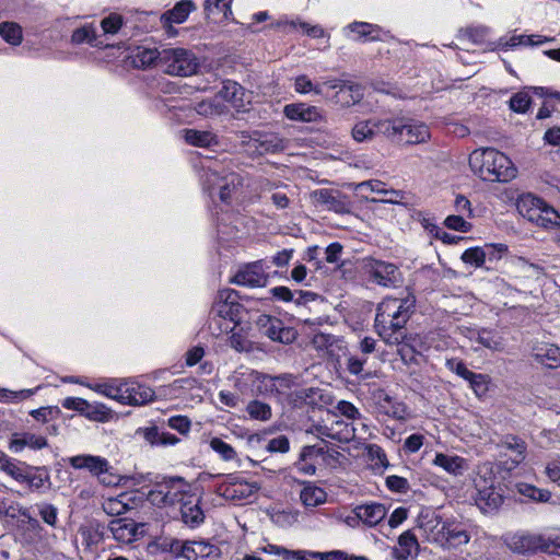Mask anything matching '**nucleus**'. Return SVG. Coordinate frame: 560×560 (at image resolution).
I'll return each mask as SVG.
<instances>
[{
	"instance_id": "1",
	"label": "nucleus",
	"mask_w": 560,
	"mask_h": 560,
	"mask_svg": "<svg viewBox=\"0 0 560 560\" xmlns=\"http://www.w3.org/2000/svg\"><path fill=\"white\" fill-rule=\"evenodd\" d=\"M416 310V298H386L376 308L374 327L388 346H400L408 339L406 324Z\"/></svg>"
},
{
	"instance_id": "2",
	"label": "nucleus",
	"mask_w": 560,
	"mask_h": 560,
	"mask_svg": "<svg viewBox=\"0 0 560 560\" xmlns=\"http://www.w3.org/2000/svg\"><path fill=\"white\" fill-rule=\"evenodd\" d=\"M469 165L482 180L506 183L516 176L512 161L493 148L477 149L469 155Z\"/></svg>"
},
{
	"instance_id": "3",
	"label": "nucleus",
	"mask_w": 560,
	"mask_h": 560,
	"mask_svg": "<svg viewBox=\"0 0 560 560\" xmlns=\"http://www.w3.org/2000/svg\"><path fill=\"white\" fill-rule=\"evenodd\" d=\"M161 68L171 75L188 77L196 73L198 62L192 52L184 48L162 50Z\"/></svg>"
},
{
	"instance_id": "4",
	"label": "nucleus",
	"mask_w": 560,
	"mask_h": 560,
	"mask_svg": "<svg viewBox=\"0 0 560 560\" xmlns=\"http://www.w3.org/2000/svg\"><path fill=\"white\" fill-rule=\"evenodd\" d=\"M508 548L518 555L536 553L549 549V536L529 532H517L508 535L504 539Z\"/></svg>"
},
{
	"instance_id": "5",
	"label": "nucleus",
	"mask_w": 560,
	"mask_h": 560,
	"mask_svg": "<svg viewBox=\"0 0 560 560\" xmlns=\"http://www.w3.org/2000/svg\"><path fill=\"white\" fill-rule=\"evenodd\" d=\"M476 505L485 514H491L499 510L503 503V495L495 489L493 477H479L475 479Z\"/></svg>"
},
{
	"instance_id": "6",
	"label": "nucleus",
	"mask_w": 560,
	"mask_h": 560,
	"mask_svg": "<svg viewBox=\"0 0 560 560\" xmlns=\"http://www.w3.org/2000/svg\"><path fill=\"white\" fill-rule=\"evenodd\" d=\"M256 326L261 335L283 345L294 342L299 336L295 328L285 327L281 319L267 314L258 316Z\"/></svg>"
},
{
	"instance_id": "7",
	"label": "nucleus",
	"mask_w": 560,
	"mask_h": 560,
	"mask_svg": "<svg viewBox=\"0 0 560 560\" xmlns=\"http://www.w3.org/2000/svg\"><path fill=\"white\" fill-rule=\"evenodd\" d=\"M365 271L370 278L383 287H396L401 281V273L393 262L369 257L364 260Z\"/></svg>"
},
{
	"instance_id": "8",
	"label": "nucleus",
	"mask_w": 560,
	"mask_h": 560,
	"mask_svg": "<svg viewBox=\"0 0 560 560\" xmlns=\"http://www.w3.org/2000/svg\"><path fill=\"white\" fill-rule=\"evenodd\" d=\"M238 293L235 290L225 289L218 292L211 313L233 323L240 322L243 306L237 302Z\"/></svg>"
},
{
	"instance_id": "9",
	"label": "nucleus",
	"mask_w": 560,
	"mask_h": 560,
	"mask_svg": "<svg viewBox=\"0 0 560 560\" xmlns=\"http://www.w3.org/2000/svg\"><path fill=\"white\" fill-rule=\"evenodd\" d=\"M268 278V275L264 270V261L257 260L240 269L231 279V282L237 285L260 288L267 285Z\"/></svg>"
},
{
	"instance_id": "10",
	"label": "nucleus",
	"mask_w": 560,
	"mask_h": 560,
	"mask_svg": "<svg viewBox=\"0 0 560 560\" xmlns=\"http://www.w3.org/2000/svg\"><path fill=\"white\" fill-rule=\"evenodd\" d=\"M316 206H325L328 210L339 214L350 213L351 205L347 197L339 191L323 188L314 190L311 195Z\"/></svg>"
},
{
	"instance_id": "11",
	"label": "nucleus",
	"mask_w": 560,
	"mask_h": 560,
	"mask_svg": "<svg viewBox=\"0 0 560 560\" xmlns=\"http://www.w3.org/2000/svg\"><path fill=\"white\" fill-rule=\"evenodd\" d=\"M284 116L293 121L323 122L325 113L322 108L305 103H291L283 107Z\"/></svg>"
},
{
	"instance_id": "12",
	"label": "nucleus",
	"mask_w": 560,
	"mask_h": 560,
	"mask_svg": "<svg viewBox=\"0 0 560 560\" xmlns=\"http://www.w3.org/2000/svg\"><path fill=\"white\" fill-rule=\"evenodd\" d=\"M387 510L382 503L371 502L353 509V520L360 518L369 527L376 526L385 518Z\"/></svg>"
},
{
	"instance_id": "13",
	"label": "nucleus",
	"mask_w": 560,
	"mask_h": 560,
	"mask_svg": "<svg viewBox=\"0 0 560 560\" xmlns=\"http://www.w3.org/2000/svg\"><path fill=\"white\" fill-rule=\"evenodd\" d=\"M46 446H48V441L45 436L30 432H14L9 441V450L12 453H20L25 447L42 450Z\"/></svg>"
},
{
	"instance_id": "14",
	"label": "nucleus",
	"mask_w": 560,
	"mask_h": 560,
	"mask_svg": "<svg viewBox=\"0 0 560 560\" xmlns=\"http://www.w3.org/2000/svg\"><path fill=\"white\" fill-rule=\"evenodd\" d=\"M107 459L101 456L82 454L68 458V463L74 469H85L92 476L96 477L106 471Z\"/></svg>"
},
{
	"instance_id": "15",
	"label": "nucleus",
	"mask_w": 560,
	"mask_h": 560,
	"mask_svg": "<svg viewBox=\"0 0 560 560\" xmlns=\"http://www.w3.org/2000/svg\"><path fill=\"white\" fill-rule=\"evenodd\" d=\"M375 405L376 409L380 413L385 416L404 419L406 415V408L401 402L395 401L384 390H378L375 395Z\"/></svg>"
},
{
	"instance_id": "16",
	"label": "nucleus",
	"mask_w": 560,
	"mask_h": 560,
	"mask_svg": "<svg viewBox=\"0 0 560 560\" xmlns=\"http://www.w3.org/2000/svg\"><path fill=\"white\" fill-rule=\"evenodd\" d=\"M194 10H196V5L191 0H182L172 10L161 15V23L163 27L171 28L173 23L180 24L185 22Z\"/></svg>"
},
{
	"instance_id": "17",
	"label": "nucleus",
	"mask_w": 560,
	"mask_h": 560,
	"mask_svg": "<svg viewBox=\"0 0 560 560\" xmlns=\"http://www.w3.org/2000/svg\"><path fill=\"white\" fill-rule=\"evenodd\" d=\"M114 539L119 542L129 544L136 539L138 525L132 520L117 518L108 525Z\"/></svg>"
},
{
	"instance_id": "18",
	"label": "nucleus",
	"mask_w": 560,
	"mask_h": 560,
	"mask_svg": "<svg viewBox=\"0 0 560 560\" xmlns=\"http://www.w3.org/2000/svg\"><path fill=\"white\" fill-rule=\"evenodd\" d=\"M154 390L144 385H132L124 389L119 395V402L127 405H143L150 402L154 398Z\"/></svg>"
},
{
	"instance_id": "19",
	"label": "nucleus",
	"mask_w": 560,
	"mask_h": 560,
	"mask_svg": "<svg viewBox=\"0 0 560 560\" xmlns=\"http://www.w3.org/2000/svg\"><path fill=\"white\" fill-rule=\"evenodd\" d=\"M188 487L187 482L183 477H165L159 481V488L166 494V500L173 505L182 500L185 489Z\"/></svg>"
},
{
	"instance_id": "20",
	"label": "nucleus",
	"mask_w": 560,
	"mask_h": 560,
	"mask_svg": "<svg viewBox=\"0 0 560 560\" xmlns=\"http://www.w3.org/2000/svg\"><path fill=\"white\" fill-rule=\"evenodd\" d=\"M231 3L232 0H206L203 4L206 19L214 23L229 20L232 14Z\"/></svg>"
},
{
	"instance_id": "21",
	"label": "nucleus",
	"mask_w": 560,
	"mask_h": 560,
	"mask_svg": "<svg viewBox=\"0 0 560 560\" xmlns=\"http://www.w3.org/2000/svg\"><path fill=\"white\" fill-rule=\"evenodd\" d=\"M499 446L512 453V462L514 465H520L526 458L527 444L522 438L517 435H503L499 442Z\"/></svg>"
},
{
	"instance_id": "22",
	"label": "nucleus",
	"mask_w": 560,
	"mask_h": 560,
	"mask_svg": "<svg viewBox=\"0 0 560 560\" xmlns=\"http://www.w3.org/2000/svg\"><path fill=\"white\" fill-rule=\"evenodd\" d=\"M336 103L341 106H352L359 103L363 97V88L361 84L353 82H343L342 86L336 92Z\"/></svg>"
},
{
	"instance_id": "23",
	"label": "nucleus",
	"mask_w": 560,
	"mask_h": 560,
	"mask_svg": "<svg viewBox=\"0 0 560 560\" xmlns=\"http://www.w3.org/2000/svg\"><path fill=\"white\" fill-rule=\"evenodd\" d=\"M182 133L185 142L189 145L210 148L219 144L217 135L208 130L184 129Z\"/></svg>"
},
{
	"instance_id": "24",
	"label": "nucleus",
	"mask_w": 560,
	"mask_h": 560,
	"mask_svg": "<svg viewBox=\"0 0 560 560\" xmlns=\"http://www.w3.org/2000/svg\"><path fill=\"white\" fill-rule=\"evenodd\" d=\"M418 548L416 535L411 530H406L398 537V547L393 548L392 556L395 560H408L412 557V550Z\"/></svg>"
},
{
	"instance_id": "25",
	"label": "nucleus",
	"mask_w": 560,
	"mask_h": 560,
	"mask_svg": "<svg viewBox=\"0 0 560 560\" xmlns=\"http://www.w3.org/2000/svg\"><path fill=\"white\" fill-rule=\"evenodd\" d=\"M376 135H384L387 138L404 140L405 118L399 119H375Z\"/></svg>"
},
{
	"instance_id": "26",
	"label": "nucleus",
	"mask_w": 560,
	"mask_h": 560,
	"mask_svg": "<svg viewBox=\"0 0 560 560\" xmlns=\"http://www.w3.org/2000/svg\"><path fill=\"white\" fill-rule=\"evenodd\" d=\"M535 360L550 369L560 365V348L551 343H542L534 349Z\"/></svg>"
},
{
	"instance_id": "27",
	"label": "nucleus",
	"mask_w": 560,
	"mask_h": 560,
	"mask_svg": "<svg viewBox=\"0 0 560 560\" xmlns=\"http://www.w3.org/2000/svg\"><path fill=\"white\" fill-rule=\"evenodd\" d=\"M182 521L190 528H196L205 521V514L199 505V501H185L180 505Z\"/></svg>"
},
{
	"instance_id": "28",
	"label": "nucleus",
	"mask_w": 560,
	"mask_h": 560,
	"mask_svg": "<svg viewBox=\"0 0 560 560\" xmlns=\"http://www.w3.org/2000/svg\"><path fill=\"white\" fill-rule=\"evenodd\" d=\"M22 465L27 469L24 482L32 491H39L45 483L50 485V477L45 467L27 466L24 463Z\"/></svg>"
},
{
	"instance_id": "29",
	"label": "nucleus",
	"mask_w": 560,
	"mask_h": 560,
	"mask_svg": "<svg viewBox=\"0 0 560 560\" xmlns=\"http://www.w3.org/2000/svg\"><path fill=\"white\" fill-rule=\"evenodd\" d=\"M404 140L409 144H418L430 139L429 128L424 124L411 122L405 119Z\"/></svg>"
},
{
	"instance_id": "30",
	"label": "nucleus",
	"mask_w": 560,
	"mask_h": 560,
	"mask_svg": "<svg viewBox=\"0 0 560 560\" xmlns=\"http://www.w3.org/2000/svg\"><path fill=\"white\" fill-rule=\"evenodd\" d=\"M433 463L434 465L443 468L445 471L454 476L462 475L466 467V462L464 458L459 456H450L442 453L435 455Z\"/></svg>"
},
{
	"instance_id": "31",
	"label": "nucleus",
	"mask_w": 560,
	"mask_h": 560,
	"mask_svg": "<svg viewBox=\"0 0 560 560\" xmlns=\"http://www.w3.org/2000/svg\"><path fill=\"white\" fill-rule=\"evenodd\" d=\"M219 95L234 107L243 106L244 89L237 82L232 80L223 81Z\"/></svg>"
},
{
	"instance_id": "32",
	"label": "nucleus",
	"mask_w": 560,
	"mask_h": 560,
	"mask_svg": "<svg viewBox=\"0 0 560 560\" xmlns=\"http://www.w3.org/2000/svg\"><path fill=\"white\" fill-rule=\"evenodd\" d=\"M475 340L492 351H503L504 339L495 331L482 328L476 332Z\"/></svg>"
},
{
	"instance_id": "33",
	"label": "nucleus",
	"mask_w": 560,
	"mask_h": 560,
	"mask_svg": "<svg viewBox=\"0 0 560 560\" xmlns=\"http://www.w3.org/2000/svg\"><path fill=\"white\" fill-rule=\"evenodd\" d=\"M300 499L305 506H317L326 502L327 493L324 489L307 483L300 493Z\"/></svg>"
},
{
	"instance_id": "34",
	"label": "nucleus",
	"mask_w": 560,
	"mask_h": 560,
	"mask_svg": "<svg viewBox=\"0 0 560 560\" xmlns=\"http://www.w3.org/2000/svg\"><path fill=\"white\" fill-rule=\"evenodd\" d=\"M71 43L74 45L89 44L97 46L96 30L92 24H85L75 28L71 35Z\"/></svg>"
},
{
	"instance_id": "35",
	"label": "nucleus",
	"mask_w": 560,
	"mask_h": 560,
	"mask_svg": "<svg viewBox=\"0 0 560 560\" xmlns=\"http://www.w3.org/2000/svg\"><path fill=\"white\" fill-rule=\"evenodd\" d=\"M242 185V178L235 173H230L225 177L221 178L219 186L220 199L223 202H229L232 192Z\"/></svg>"
},
{
	"instance_id": "36",
	"label": "nucleus",
	"mask_w": 560,
	"mask_h": 560,
	"mask_svg": "<svg viewBox=\"0 0 560 560\" xmlns=\"http://www.w3.org/2000/svg\"><path fill=\"white\" fill-rule=\"evenodd\" d=\"M516 487H517V491L522 495H524L535 502L546 503V502H549V500L551 499V492L546 489H539L533 485L525 483V482H521Z\"/></svg>"
},
{
	"instance_id": "37",
	"label": "nucleus",
	"mask_w": 560,
	"mask_h": 560,
	"mask_svg": "<svg viewBox=\"0 0 560 560\" xmlns=\"http://www.w3.org/2000/svg\"><path fill=\"white\" fill-rule=\"evenodd\" d=\"M375 119L362 120L352 128V137L355 141L362 142L372 140L376 136Z\"/></svg>"
},
{
	"instance_id": "38",
	"label": "nucleus",
	"mask_w": 560,
	"mask_h": 560,
	"mask_svg": "<svg viewBox=\"0 0 560 560\" xmlns=\"http://www.w3.org/2000/svg\"><path fill=\"white\" fill-rule=\"evenodd\" d=\"M348 28L357 33L360 38L369 40H380V26L368 22H353L348 25Z\"/></svg>"
},
{
	"instance_id": "39",
	"label": "nucleus",
	"mask_w": 560,
	"mask_h": 560,
	"mask_svg": "<svg viewBox=\"0 0 560 560\" xmlns=\"http://www.w3.org/2000/svg\"><path fill=\"white\" fill-rule=\"evenodd\" d=\"M258 487L248 482H233L224 490V495L231 499H245L254 494Z\"/></svg>"
},
{
	"instance_id": "40",
	"label": "nucleus",
	"mask_w": 560,
	"mask_h": 560,
	"mask_svg": "<svg viewBox=\"0 0 560 560\" xmlns=\"http://www.w3.org/2000/svg\"><path fill=\"white\" fill-rule=\"evenodd\" d=\"M441 534L452 547L466 545L470 540L469 534L457 526H443Z\"/></svg>"
},
{
	"instance_id": "41",
	"label": "nucleus",
	"mask_w": 560,
	"mask_h": 560,
	"mask_svg": "<svg viewBox=\"0 0 560 560\" xmlns=\"http://www.w3.org/2000/svg\"><path fill=\"white\" fill-rule=\"evenodd\" d=\"M0 36L10 45L18 46L22 42V28L14 22L0 23Z\"/></svg>"
},
{
	"instance_id": "42",
	"label": "nucleus",
	"mask_w": 560,
	"mask_h": 560,
	"mask_svg": "<svg viewBox=\"0 0 560 560\" xmlns=\"http://www.w3.org/2000/svg\"><path fill=\"white\" fill-rule=\"evenodd\" d=\"M161 57L162 51H159L158 49H148L143 48L139 50L135 57V62L137 66L147 68L151 67L153 65L161 67Z\"/></svg>"
},
{
	"instance_id": "43",
	"label": "nucleus",
	"mask_w": 560,
	"mask_h": 560,
	"mask_svg": "<svg viewBox=\"0 0 560 560\" xmlns=\"http://www.w3.org/2000/svg\"><path fill=\"white\" fill-rule=\"evenodd\" d=\"M335 441L340 443H348L355 438V429L351 423L343 420L332 422Z\"/></svg>"
},
{
	"instance_id": "44",
	"label": "nucleus",
	"mask_w": 560,
	"mask_h": 560,
	"mask_svg": "<svg viewBox=\"0 0 560 560\" xmlns=\"http://www.w3.org/2000/svg\"><path fill=\"white\" fill-rule=\"evenodd\" d=\"M126 494H120L117 498H110L103 503V510L110 516H119L125 514L129 509V504L124 500Z\"/></svg>"
},
{
	"instance_id": "45",
	"label": "nucleus",
	"mask_w": 560,
	"mask_h": 560,
	"mask_svg": "<svg viewBox=\"0 0 560 560\" xmlns=\"http://www.w3.org/2000/svg\"><path fill=\"white\" fill-rule=\"evenodd\" d=\"M257 149L260 153H277L285 149V141L276 135L266 136L259 140Z\"/></svg>"
},
{
	"instance_id": "46",
	"label": "nucleus",
	"mask_w": 560,
	"mask_h": 560,
	"mask_svg": "<svg viewBox=\"0 0 560 560\" xmlns=\"http://www.w3.org/2000/svg\"><path fill=\"white\" fill-rule=\"evenodd\" d=\"M246 411L248 412L249 417L255 420L267 421L271 418L270 406L259 400H252L247 405Z\"/></svg>"
},
{
	"instance_id": "47",
	"label": "nucleus",
	"mask_w": 560,
	"mask_h": 560,
	"mask_svg": "<svg viewBox=\"0 0 560 560\" xmlns=\"http://www.w3.org/2000/svg\"><path fill=\"white\" fill-rule=\"evenodd\" d=\"M539 221H536L535 224L542 228H553L560 225V215L559 213L550 206L545 203L541 209V213L538 217Z\"/></svg>"
},
{
	"instance_id": "48",
	"label": "nucleus",
	"mask_w": 560,
	"mask_h": 560,
	"mask_svg": "<svg viewBox=\"0 0 560 560\" xmlns=\"http://www.w3.org/2000/svg\"><path fill=\"white\" fill-rule=\"evenodd\" d=\"M487 255L488 252L482 247H471L466 249L462 254L460 258L465 264H469L478 268L485 264Z\"/></svg>"
},
{
	"instance_id": "49",
	"label": "nucleus",
	"mask_w": 560,
	"mask_h": 560,
	"mask_svg": "<svg viewBox=\"0 0 560 560\" xmlns=\"http://www.w3.org/2000/svg\"><path fill=\"white\" fill-rule=\"evenodd\" d=\"M35 392L36 389L10 390L1 388L0 400L5 402H18L30 398Z\"/></svg>"
},
{
	"instance_id": "50",
	"label": "nucleus",
	"mask_w": 560,
	"mask_h": 560,
	"mask_svg": "<svg viewBox=\"0 0 560 560\" xmlns=\"http://www.w3.org/2000/svg\"><path fill=\"white\" fill-rule=\"evenodd\" d=\"M210 447L215 453H218L224 460H232L236 457V452L234 451V448L220 438L211 439Z\"/></svg>"
},
{
	"instance_id": "51",
	"label": "nucleus",
	"mask_w": 560,
	"mask_h": 560,
	"mask_svg": "<svg viewBox=\"0 0 560 560\" xmlns=\"http://www.w3.org/2000/svg\"><path fill=\"white\" fill-rule=\"evenodd\" d=\"M260 383L264 386V390L268 393H279L278 385L285 387L290 386V380L287 376L262 375Z\"/></svg>"
},
{
	"instance_id": "52",
	"label": "nucleus",
	"mask_w": 560,
	"mask_h": 560,
	"mask_svg": "<svg viewBox=\"0 0 560 560\" xmlns=\"http://www.w3.org/2000/svg\"><path fill=\"white\" fill-rule=\"evenodd\" d=\"M467 382L477 396H482L488 392V375L472 372L467 378Z\"/></svg>"
},
{
	"instance_id": "53",
	"label": "nucleus",
	"mask_w": 560,
	"mask_h": 560,
	"mask_svg": "<svg viewBox=\"0 0 560 560\" xmlns=\"http://www.w3.org/2000/svg\"><path fill=\"white\" fill-rule=\"evenodd\" d=\"M368 457L374 462L375 467L387 468L389 463L384 450L377 444H369L366 446Z\"/></svg>"
},
{
	"instance_id": "54",
	"label": "nucleus",
	"mask_w": 560,
	"mask_h": 560,
	"mask_svg": "<svg viewBox=\"0 0 560 560\" xmlns=\"http://www.w3.org/2000/svg\"><path fill=\"white\" fill-rule=\"evenodd\" d=\"M294 90L301 94L314 92L315 94L319 95L323 93V89L320 88V85L319 84L314 85L313 82L311 81V79H308V77H306V75H299L295 79Z\"/></svg>"
},
{
	"instance_id": "55",
	"label": "nucleus",
	"mask_w": 560,
	"mask_h": 560,
	"mask_svg": "<svg viewBox=\"0 0 560 560\" xmlns=\"http://www.w3.org/2000/svg\"><path fill=\"white\" fill-rule=\"evenodd\" d=\"M542 199L535 197L530 194L523 195L516 202V208L520 214L528 213L536 207H541Z\"/></svg>"
},
{
	"instance_id": "56",
	"label": "nucleus",
	"mask_w": 560,
	"mask_h": 560,
	"mask_svg": "<svg viewBox=\"0 0 560 560\" xmlns=\"http://www.w3.org/2000/svg\"><path fill=\"white\" fill-rule=\"evenodd\" d=\"M167 425L183 435H187L191 429V421L187 416H173L167 420Z\"/></svg>"
},
{
	"instance_id": "57",
	"label": "nucleus",
	"mask_w": 560,
	"mask_h": 560,
	"mask_svg": "<svg viewBox=\"0 0 560 560\" xmlns=\"http://www.w3.org/2000/svg\"><path fill=\"white\" fill-rule=\"evenodd\" d=\"M530 105V97L526 92H518L510 100V108L516 113H525Z\"/></svg>"
},
{
	"instance_id": "58",
	"label": "nucleus",
	"mask_w": 560,
	"mask_h": 560,
	"mask_svg": "<svg viewBox=\"0 0 560 560\" xmlns=\"http://www.w3.org/2000/svg\"><path fill=\"white\" fill-rule=\"evenodd\" d=\"M122 25V16L116 13L102 20L101 26L105 34H116Z\"/></svg>"
},
{
	"instance_id": "59",
	"label": "nucleus",
	"mask_w": 560,
	"mask_h": 560,
	"mask_svg": "<svg viewBox=\"0 0 560 560\" xmlns=\"http://www.w3.org/2000/svg\"><path fill=\"white\" fill-rule=\"evenodd\" d=\"M98 481L106 487H116L120 485L122 477L114 471V468L107 462L106 471L97 476Z\"/></svg>"
},
{
	"instance_id": "60",
	"label": "nucleus",
	"mask_w": 560,
	"mask_h": 560,
	"mask_svg": "<svg viewBox=\"0 0 560 560\" xmlns=\"http://www.w3.org/2000/svg\"><path fill=\"white\" fill-rule=\"evenodd\" d=\"M2 471L12 477L14 480L19 482H24L27 469L26 467L23 468L19 464L14 463L12 458H10L8 463L4 465Z\"/></svg>"
},
{
	"instance_id": "61",
	"label": "nucleus",
	"mask_w": 560,
	"mask_h": 560,
	"mask_svg": "<svg viewBox=\"0 0 560 560\" xmlns=\"http://www.w3.org/2000/svg\"><path fill=\"white\" fill-rule=\"evenodd\" d=\"M195 551H196V560L198 557H219L220 550L214 545H211L207 541H196L195 540Z\"/></svg>"
},
{
	"instance_id": "62",
	"label": "nucleus",
	"mask_w": 560,
	"mask_h": 560,
	"mask_svg": "<svg viewBox=\"0 0 560 560\" xmlns=\"http://www.w3.org/2000/svg\"><path fill=\"white\" fill-rule=\"evenodd\" d=\"M266 448L271 453H287L290 448L289 439L285 435L273 438L268 442Z\"/></svg>"
},
{
	"instance_id": "63",
	"label": "nucleus",
	"mask_w": 560,
	"mask_h": 560,
	"mask_svg": "<svg viewBox=\"0 0 560 560\" xmlns=\"http://www.w3.org/2000/svg\"><path fill=\"white\" fill-rule=\"evenodd\" d=\"M446 368L456 373L459 377L467 381V378L470 376L472 371L468 370L466 364L458 359H448L446 360Z\"/></svg>"
},
{
	"instance_id": "64",
	"label": "nucleus",
	"mask_w": 560,
	"mask_h": 560,
	"mask_svg": "<svg viewBox=\"0 0 560 560\" xmlns=\"http://www.w3.org/2000/svg\"><path fill=\"white\" fill-rule=\"evenodd\" d=\"M444 224L451 230L460 232H468L471 228V224L460 215H448Z\"/></svg>"
}]
</instances>
